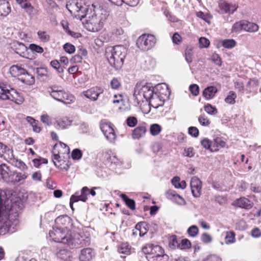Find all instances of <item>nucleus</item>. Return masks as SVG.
<instances>
[{
    "label": "nucleus",
    "instance_id": "1",
    "mask_svg": "<svg viewBox=\"0 0 261 261\" xmlns=\"http://www.w3.org/2000/svg\"><path fill=\"white\" fill-rule=\"evenodd\" d=\"M6 211L3 213L0 220V233H13L18 223L17 218L22 208L21 200L19 198L8 200L6 202Z\"/></svg>",
    "mask_w": 261,
    "mask_h": 261
},
{
    "label": "nucleus",
    "instance_id": "2",
    "mask_svg": "<svg viewBox=\"0 0 261 261\" xmlns=\"http://www.w3.org/2000/svg\"><path fill=\"white\" fill-rule=\"evenodd\" d=\"M105 55L109 64L115 69H118L123 65L126 49L122 45L109 46L106 49Z\"/></svg>",
    "mask_w": 261,
    "mask_h": 261
},
{
    "label": "nucleus",
    "instance_id": "3",
    "mask_svg": "<svg viewBox=\"0 0 261 261\" xmlns=\"http://www.w3.org/2000/svg\"><path fill=\"white\" fill-rule=\"evenodd\" d=\"M109 16V12L102 8H98L94 13L89 16L86 23V28L91 32H98L103 27Z\"/></svg>",
    "mask_w": 261,
    "mask_h": 261
},
{
    "label": "nucleus",
    "instance_id": "4",
    "mask_svg": "<svg viewBox=\"0 0 261 261\" xmlns=\"http://www.w3.org/2000/svg\"><path fill=\"white\" fill-rule=\"evenodd\" d=\"M48 91L51 97L65 104H70L74 102L75 97L64 90L57 85H53L48 88Z\"/></svg>",
    "mask_w": 261,
    "mask_h": 261
},
{
    "label": "nucleus",
    "instance_id": "5",
    "mask_svg": "<svg viewBox=\"0 0 261 261\" xmlns=\"http://www.w3.org/2000/svg\"><path fill=\"white\" fill-rule=\"evenodd\" d=\"M67 230L62 228L53 227V230H50L49 235L53 240L56 242L62 243L67 244L71 242V234L67 233Z\"/></svg>",
    "mask_w": 261,
    "mask_h": 261
},
{
    "label": "nucleus",
    "instance_id": "6",
    "mask_svg": "<svg viewBox=\"0 0 261 261\" xmlns=\"http://www.w3.org/2000/svg\"><path fill=\"white\" fill-rule=\"evenodd\" d=\"M156 43L155 37L151 34H143L137 39L136 45L142 51H147L152 48Z\"/></svg>",
    "mask_w": 261,
    "mask_h": 261
},
{
    "label": "nucleus",
    "instance_id": "7",
    "mask_svg": "<svg viewBox=\"0 0 261 261\" xmlns=\"http://www.w3.org/2000/svg\"><path fill=\"white\" fill-rule=\"evenodd\" d=\"M71 242L69 243L68 246L70 247H82L88 246L90 243V234L87 231H83L78 234L75 238L71 236Z\"/></svg>",
    "mask_w": 261,
    "mask_h": 261
},
{
    "label": "nucleus",
    "instance_id": "8",
    "mask_svg": "<svg viewBox=\"0 0 261 261\" xmlns=\"http://www.w3.org/2000/svg\"><path fill=\"white\" fill-rule=\"evenodd\" d=\"M0 99L3 100H10L18 103L20 101L19 93L14 89L10 86H0Z\"/></svg>",
    "mask_w": 261,
    "mask_h": 261
},
{
    "label": "nucleus",
    "instance_id": "9",
    "mask_svg": "<svg viewBox=\"0 0 261 261\" xmlns=\"http://www.w3.org/2000/svg\"><path fill=\"white\" fill-rule=\"evenodd\" d=\"M153 87L149 85H143L141 83L137 84V90L136 95H138L139 92H142L143 97H145V100L148 101L154 95Z\"/></svg>",
    "mask_w": 261,
    "mask_h": 261
},
{
    "label": "nucleus",
    "instance_id": "10",
    "mask_svg": "<svg viewBox=\"0 0 261 261\" xmlns=\"http://www.w3.org/2000/svg\"><path fill=\"white\" fill-rule=\"evenodd\" d=\"M100 129L106 138L110 142L113 141L116 138V135L112 124L109 122H101Z\"/></svg>",
    "mask_w": 261,
    "mask_h": 261
},
{
    "label": "nucleus",
    "instance_id": "11",
    "mask_svg": "<svg viewBox=\"0 0 261 261\" xmlns=\"http://www.w3.org/2000/svg\"><path fill=\"white\" fill-rule=\"evenodd\" d=\"M103 92V89L100 87H94L84 91L82 94L92 101H96L99 96Z\"/></svg>",
    "mask_w": 261,
    "mask_h": 261
},
{
    "label": "nucleus",
    "instance_id": "12",
    "mask_svg": "<svg viewBox=\"0 0 261 261\" xmlns=\"http://www.w3.org/2000/svg\"><path fill=\"white\" fill-rule=\"evenodd\" d=\"M190 187L193 196L199 197L201 193L202 183L201 180L196 176L193 177L191 180Z\"/></svg>",
    "mask_w": 261,
    "mask_h": 261
},
{
    "label": "nucleus",
    "instance_id": "13",
    "mask_svg": "<svg viewBox=\"0 0 261 261\" xmlns=\"http://www.w3.org/2000/svg\"><path fill=\"white\" fill-rule=\"evenodd\" d=\"M162 248L159 245H153L151 244H146L142 248V251L144 253L147 255V258L150 256H154L157 253H161V249Z\"/></svg>",
    "mask_w": 261,
    "mask_h": 261
},
{
    "label": "nucleus",
    "instance_id": "14",
    "mask_svg": "<svg viewBox=\"0 0 261 261\" xmlns=\"http://www.w3.org/2000/svg\"><path fill=\"white\" fill-rule=\"evenodd\" d=\"M95 256V252L91 248H86L80 251L79 259L80 261H91Z\"/></svg>",
    "mask_w": 261,
    "mask_h": 261
},
{
    "label": "nucleus",
    "instance_id": "15",
    "mask_svg": "<svg viewBox=\"0 0 261 261\" xmlns=\"http://www.w3.org/2000/svg\"><path fill=\"white\" fill-rule=\"evenodd\" d=\"M70 223V218L67 215L59 216L55 220L56 227L68 230V226Z\"/></svg>",
    "mask_w": 261,
    "mask_h": 261
},
{
    "label": "nucleus",
    "instance_id": "16",
    "mask_svg": "<svg viewBox=\"0 0 261 261\" xmlns=\"http://www.w3.org/2000/svg\"><path fill=\"white\" fill-rule=\"evenodd\" d=\"M232 205L234 206L244 208L246 210L250 209L253 206V203L251 202L248 199L245 197H241L239 199L235 200Z\"/></svg>",
    "mask_w": 261,
    "mask_h": 261
},
{
    "label": "nucleus",
    "instance_id": "17",
    "mask_svg": "<svg viewBox=\"0 0 261 261\" xmlns=\"http://www.w3.org/2000/svg\"><path fill=\"white\" fill-rule=\"evenodd\" d=\"M9 171V168L6 164H1L0 165V179H3L6 182H10V176Z\"/></svg>",
    "mask_w": 261,
    "mask_h": 261
},
{
    "label": "nucleus",
    "instance_id": "18",
    "mask_svg": "<svg viewBox=\"0 0 261 261\" xmlns=\"http://www.w3.org/2000/svg\"><path fill=\"white\" fill-rule=\"evenodd\" d=\"M89 194V189L87 187H83L81 191L76 192L72 196L77 199V201L81 200L85 202L87 199V196Z\"/></svg>",
    "mask_w": 261,
    "mask_h": 261
},
{
    "label": "nucleus",
    "instance_id": "19",
    "mask_svg": "<svg viewBox=\"0 0 261 261\" xmlns=\"http://www.w3.org/2000/svg\"><path fill=\"white\" fill-rule=\"evenodd\" d=\"M218 90L215 86H209L204 89L203 91L202 95L206 99H211L215 95Z\"/></svg>",
    "mask_w": 261,
    "mask_h": 261
},
{
    "label": "nucleus",
    "instance_id": "20",
    "mask_svg": "<svg viewBox=\"0 0 261 261\" xmlns=\"http://www.w3.org/2000/svg\"><path fill=\"white\" fill-rule=\"evenodd\" d=\"M146 132V128L145 126H138L133 131L132 137L135 139H139L143 137Z\"/></svg>",
    "mask_w": 261,
    "mask_h": 261
},
{
    "label": "nucleus",
    "instance_id": "21",
    "mask_svg": "<svg viewBox=\"0 0 261 261\" xmlns=\"http://www.w3.org/2000/svg\"><path fill=\"white\" fill-rule=\"evenodd\" d=\"M18 80L28 85H33L35 83L34 77L32 75L30 74L26 70L25 73L22 74L19 77Z\"/></svg>",
    "mask_w": 261,
    "mask_h": 261
},
{
    "label": "nucleus",
    "instance_id": "22",
    "mask_svg": "<svg viewBox=\"0 0 261 261\" xmlns=\"http://www.w3.org/2000/svg\"><path fill=\"white\" fill-rule=\"evenodd\" d=\"M25 72V69L18 65L12 66L9 69V72L11 75L14 77H17L18 79Z\"/></svg>",
    "mask_w": 261,
    "mask_h": 261
},
{
    "label": "nucleus",
    "instance_id": "23",
    "mask_svg": "<svg viewBox=\"0 0 261 261\" xmlns=\"http://www.w3.org/2000/svg\"><path fill=\"white\" fill-rule=\"evenodd\" d=\"M117 251L119 253L128 255L131 253V247L128 243H122L118 246Z\"/></svg>",
    "mask_w": 261,
    "mask_h": 261
},
{
    "label": "nucleus",
    "instance_id": "24",
    "mask_svg": "<svg viewBox=\"0 0 261 261\" xmlns=\"http://www.w3.org/2000/svg\"><path fill=\"white\" fill-rule=\"evenodd\" d=\"M10 11V5L8 1H4L0 4V16H6Z\"/></svg>",
    "mask_w": 261,
    "mask_h": 261
},
{
    "label": "nucleus",
    "instance_id": "25",
    "mask_svg": "<svg viewBox=\"0 0 261 261\" xmlns=\"http://www.w3.org/2000/svg\"><path fill=\"white\" fill-rule=\"evenodd\" d=\"M257 24L244 20V30L249 32H256L258 30Z\"/></svg>",
    "mask_w": 261,
    "mask_h": 261
},
{
    "label": "nucleus",
    "instance_id": "26",
    "mask_svg": "<svg viewBox=\"0 0 261 261\" xmlns=\"http://www.w3.org/2000/svg\"><path fill=\"white\" fill-rule=\"evenodd\" d=\"M161 253H157L154 256L148 257V261H167L168 256L164 253L163 248L161 249Z\"/></svg>",
    "mask_w": 261,
    "mask_h": 261
},
{
    "label": "nucleus",
    "instance_id": "27",
    "mask_svg": "<svg viewBox=\"0 0 261 261\" xmlns=\"http://www.w3.org/2000/svg\"><path fill=\"white\" fill-rule=\"evenodd\" d=\"M28 177V175L25 173L14 172L13 177L10 179V181L14 184L21 182L24 180Z\"/></svg>",
    "mask_w": 261,
    "mask_h": 261
},
{
    "label": "nucleus",
    "instance_id": "28",
    "mask_svg": "<svg viewBox=\"0 0 261 261\" xmlns=\"http://www.w3.org/2000/svg\"><path fill=\"white\" fill-rule=\"evenodd\" d=\"M148 101H149V105L154 108H158L162 106V101L156 93H155L154 95Z\"/></svg>",
    "mask_w": 261,
    "mask_h": 261
},
{
    "label": "nucleus",
    "instance_id": "29",
    "mask_svg": "<svg viewBox=\"0 0 261 261\" xmlns=\"http://www.w3.org/2000/svg\"><path fill=\"white\" fill-rule=\"evenodd\" d=\"M220 7L226 13H232L237 8L235 5L230 4L225 2L221 3Z\"/></svg>",
    "mask_w": 261,
    "mask_h": 261
},
{
    "label": "nucleus",
    "instance_id": "30",
    "mask_svg": "<svg viewBox=\"0 0 261 261\" xmlns=\"http://www.w3.org/2000/svg\"><path fill=\"white\" fill-rule=\"evenodd\" d=\"M81 4L79 3H72L66 5V8L71 14L76 16L78 12L80 10V6Z\"/></svg>",
    "mask_w": 261,
    "mask_h": 261
},
{
    "label": "nucleus",
    "instance_id": "31",
    "mask_svg": "<svg viewBox=\"0 0 261 261\" xmlns=\"http://www.w3.org/2000/svg\"><path fill=\"white\" fill-rule=\"evenodd\" d=\"M71 121L67 118L64 117L57 121V126L59 128L64 129L71 125Z\"/></svg>",
    "mask_w": 261,
    "mask_h": 261
},
{
    "label": "nucleus",
    "instance_id": "32",
    "mask_svg": "<svg viewBox=\"0 0 261 261\" xmlns=\"http://www.w3.org/2000/svg\"><path fill=\"white\" fill-rule=\"evenodd\" d=\"M148 224L144 222L138 223L136 225V229L139 231L140 236H144L147 232V228Z\"/></svg>",
    "mask_w": 261,
    "mask_h": 261
},
{
    "label": "nucleus",
    "instance_id": "33",
    "mask_svg": "<svg viewBox=\"0 0 261 261\" xmlns=\"http://www.w3.org/2000/svg\"><path fill=\"white\" fill-rule=\"evenodd\" d=\"M121 197L130 209L132 210L135 209V201L133 199H130L125 194H122Z\"/></svg>",
    "mask_w": 261,
    "mask_h": 261
},
{
    "label": "nucleus",
    "instance_id": "34",
    "mask_svg": "<svg viewBox=\"0 0 261 261\" xmlns=\"http://www.w3.org/2000/svg\"><path fill=\"white\" fill-rule=\"evenodd\" d=\"M10 164L23 171L25 170L28 168L27 165L24 162L15 158L13 160H12V161H11Z\"/></svg>",
    "mask_w": 261,
    "mask_h": 261
},
{
    "label": "nucleus",
    "instance_id": "35",
    "mask_svg": "<svg viewBox=\"0 0 261 261\" xmlns=\"http://www.w3.org/2000/svg\"><path fill=\"white\" fill-rule=\"evenodd\" d=\"M15 52L21 56H24L27 51V47L21 43H17L15 45Z\"/></svg>",
    "mask_w": 261,
    "mask_h": 261
},
{
    "label": "nucleus",
    "instance_id": "36",
    "mask_svg": "<svg viewBox=\"0 0 261 261\" xmlns=\"http://www.w3.org/2000/svg\"><path fill=\"white\" fill-rule=\"evenodd\" d=\"M237 94L234 91H230L229 92L228 95L225 98V102L230 105H233L236 103V99Z\"/></svg>",
    "mask_w": 261,
    "mask_h": 261
},
{
    "label": "nucleus",
    "instance_id": "37",
    "mask_svg": "<svg viewBox=\"0 0 261 261\" xmlns=\"http://www.w3.org/2000/svg\"><path fill=\"white\" fill-rule=\"evenodd\" d=\"M6 151L4 153V156H3L2 158L8 163H11V161L15 159L13 154V151L8 147Z\"/></svg>",
    "mask_w": 261,
    "mask_h": 261
},
{
    "label": "nucleus",
    "instance_id": "38",
    "mask_svg": "<svg viewBox=\"0 0 261 261\" xmlns=\"http://www.w3.org/2000/svg\"><path fill=\"white\" fill-rule=\"evenodd\" d=\"M57 255L59 258L67 260L70 258L71 253L66 249H62L57 252Z\"/></svg>",
    "mask_w": 261,
    "mask_h": 261
},
{
    "label": "nucleus",
    "instance_id": "39",
    "mask_svg": "<svg viewBox=\"0 0 261 261\" xmlns=\"http://www.w3.org/2000/svg\"><path fill=\"white\" fill-rule=\"evenodd\" d=\"M193 48L189 46H187L185 53V59L188 63H191L193 61Z\"/></svg>",
    "mask_w": 261,
    "mask_h": 261
},
{
    "label": "nucleus",
    "instance_id": "40",
    "mask_svg": "<svg viewBox=\"0 0 261 261\" xmlns=\"http://www.w3.org/2000/svg\"><path fill=\"white\" fill-rule=\"evenodd\" d=\"M80 10L78 12L77 15H76V17L82 20V18L86 16L88 11V9L86 5H85L83 6L81 4L80 6Z\"/></svg>",
    "mask_w": 261,
    "mask_h": 261
},
{
    "label": "nucleus",
    "instance_id": "41",
    "mask_svg": "<svg viewBox=\"0 0 261 261\" xmlns=\"http://www.w3.org/2000/svg\"><path fill=\"white\" fill-rule=\"evenodd\" d=\"M235 233L233 231H227L225 237V241L226 244L233 243L235 242Z\"/></svg>",
    "mask_w": 261,
    "mask_h": 261
},
{
    "label": "nucleus",
    "instance_id": "42",
    "mask_svg": "<svg viewBox=\"0 0 261 261\" xmlns=\"http://www.w3.org/2000/svg\"><path fill=\"white\" fill-rule=\"evenodd\" d=\"M169 246L170 248L173 249L179 248L178 246H179V242L177 240L176 236H172L170 238Z\"/></svg>",
    "mask_w": 261,
    "mask_h": 261
},
{
    "label": "nucleus",
    "instance_id": "43",
    "mask_svg": "<svg viewBox=\"0 0 261 261\" xmlns=\"http://www.w3.org/2000/svg\"><path fill=\"white\" fill-rule=\"evenodd\" d=\"M204 109L209 115H215L218 113V110L216 108L209 103H207L204 106Z\"/></svg>",
    "mask_w": 261,
    "mask_h": 261
},
{
    "label": "nucleus",
    "instance_id": "44",
    "mask_svg": "<svg viewBox=\"0 0 261 261\" xmlns=\"http://www.w3.org/2000/svg\"><path fill=\"white\" fill-rule=\"evenodd\" d=\"M162 127L158 124H153L150 125V132L152 136H156L161 132Z\"/></svg>",
    "mask_w": 261,
    "mask_h": 261
},
{
    "label": "nucleus",
    "instance_id": "45",
    "mask_svg": "<svg viewBox=\"0 0 261 261\" xmlns=\"http://www.w3.org/2000/svg\"><path fill=\"white\" fill-rule=\"evenodd\" d=\"M236 42L233 39H224L222 41V46L226 48H232L235 46Z\"/></svg>",
    "mask_w": 261,
    "mask_h": 261
},
{
    "label": "nucleus",
    "instance_id": "46",
    "mask_svg": "<svg viewBox=\"0 0 261 261\" xmlns=\"http://www.w3.org/2000/svg\"><path fill=\"white\" fill-rule=\"evenodd\" d=\"M137 90V85H136L134 91V98L135 101L137 102L138 105H139L141 103V102H143L144 100H145V97H143V94L142 92H139L138 95H136L137 93L136 92V91Z\"/></svg>",
    "mask_w": 261,
    "mask_h": 261
},
{
    "label": "nucleus",
    "instance_id": "47",
    "mask_svg": "<svg viewBox=\"0 0 261 261\" xmlns=\"http://www.w3.org/2000/svg\"><path fill=\"white\" fill-rule=\"evenodd\" d=\"M244 20L236 22L231 29L232 32H238L241 30H244Z\"/></svg>",
    "mask_w": 261,
    "mask_h": 261
},
{
    "label": "nucleus",
    "instance_id": "48",
    "mask_svg": "<svg viewBox=\"0 0 261 261\" xmlns=\"http://www.w3.org/2000/svg\"><path fill=\"white\" fill-rule=\"evenodd\" d=\"M199 232L198 228L196 225H192L190 226L187 230V232L190 237H196Z\"/></svg>",
    "mask_w": 261,
    "mask_h": 261
},
{
    "label": "nucleus",
    "instance_id": "49",
    "mask_svg": "<svg viewBox=\"0 0 261 261\" xmlns=\"http://www.w3.org/2000/svg\"><path fill=\"white\" fill-rule=\"evenodd\" d=\"M191 244L190 241L187 239H182L179 242V246H178L179 249H186L190 248Z\"/></svg>",
    "mask_w": 261,
    "mask_h": 261
},
{
    "label": "nucleus",
    "instance_id": "50",
    "mask_svg": "<svg viewBox=\"0 0 261 261\" xmlns=\"http://www.w3.org/2000/svg\"><path fill=\"white\" fill-rule=\"evenodd\" d=\"M36 72L38 76L40 77H47L48 76V70L46 68H37L36 69Z\"/></svg>",
    "mask_w": 261,
    "mask_h": 261
},
{
    "label": "nucleus",
    "instance_id": "51",
    "mask_svg": "<svg viewBox=\"0 0 261 261\" xmlns=\"http://www.w3.org/2000/svg\"><path fill=\"white\" fill-rule=\"evenodd\" d=\"M259 82L257 80L250 79L247 83V86L249 88V91H251V89H257Z\"/></svg>",
    "mask_w": 261,
    "mask_h": 261
},
{
    "label": "nucleus",
    "instance_id": "52",
    "mask_svg": "<svg viewBox=\"0 0 261 261\" xmlns=\"http://www.w3.org/2000/svg\"><path fill=\"white\" fill-rule=\"evenodd\" d=\"M82 152L79 149H74L71 153L72 158L74 160H79L82 157Z\"/></svg>",
    "mask_w": 261,
    "mask_h": 261
},
{
    "label": "nucleus",
    "instance_id": "53",
    "mask_svg": "<svg viewBox=\"0 0 261 261\" xmlns=\"http://www.w3.org/2000/svg\"><path fill=\"white\" fill-rule=\"evenodd\" d=\"M126 122L129 127H133L137 124L138 120L135 117L130 116L126 119Z\"/></svg>",
    "mask_w": 261,
    "mask_h": 261
},
{
    "label": "nucleus",
    "instance_id": "54",
    "mask_svg": "<svg viewBox=\"0 0 261 261\" xmlns=\"http://www.w3.org/2000/svg\"><path fill=\"white\" fill-rule=\"evenodd\" d=\"M38 35L39 39L43 42H47L49 40V36L47 34L46 32L44 31H38Z\"/></svg>",
    "mask_w": 261,
    "mask_h": 261
},
{
    "label": "nucleus",
    "instance_id": "55",
    "mask_svg": "<svg viewBox=\"0 0 261 261\" xmlns=\"http://www.w3.org/2000/svg\"><path fill=\"white\" fill-rule=\"evenodd\" d=\"M50 65L55 69H56L58 72L62 73L63 69L60 67V64L57 60H53L50 62Z\"/></svg>",
    "mask_w": 261,
    "mask_h": 261
},
{
    "label": "nucleus",
    "instance_id": "56",
    "mask_svg": "<svg viewBox=\"0 0 261 261\" xmlns=\"http://www.w3.org/2000/svg\"><path fill=\"white\" fill-rule=\"evenodd\" d=\"M199 43L200 48H206L209 46L210 41L204 37H201L199 39Z\"/></svg>",
    "mask_w": 261,
    "mask_h": 261
},
{
    "label": "nucleus",
    "instance_id": "57",
    "mask_svg": "<svg viewBox=\"0 0 261 261\" xmlns=\"http://www.w3.org/2000/svg\"><path fill=\"white\" fill-rule=\"evenodd\" d=\"M194 149L193 147L185 148L184 150L183 155L185 156L192 158L194 155Z\"/></svg>",
    "mask_w": 261,
    "mask_h": 261
},
{
    "label": "nucleus",
    "instance_id": "58",
    "mask_svg": "<svg viewBox=\"0 0 261 261\" xmlns=\"http://www.w3.org/2000/svg\"><path fill=\"white\" fill-rule=\"evenodd\" d=\"M188 133L192 137H197L199 135V130L195 126H190L188 128Z\"/></svg>",
    "mask_w": 261,
    "mask_h": 261
},
{
    "label": "nucleus",
    "instance_id": "59",
    "mask_svg": "<svg viewBox=\"0 0 261 261\" xmlns=\"http://www.w3.org/2000/svg\"><path fill=\"white\" fill-rule=\"evenodd\" d=\"M198 121L203 126H208L211 123L207 118L203 115H200L199 117Z\"/></svg>",
    "mask_w": 261,
    "mask_h": 261
},
{
    "label": "nucleus",
    "instance_id": "60",
    "mask_svg": "<svg viewBox=\"0 0 261 261\" xmlns=\"http://www.w3.org/2000/svg\"><path fill=\"white\" fill-rule=\"evenodd\" d=\"M64 49L66 52L70 54L75 51L74 46L68 43L64 44Z\"/></svg>",
    "mask_w": 261,
    "mask_h": 261
},
{
    "label": "nucleus",
    "instance_id": "61",
    "mask_svg": "<svg viewBox=\"0 0 261 261\" xmlns=\"http://www.w3.org/2000/svg\"><path fill=\"white\" fill-rule=\"evenodd\" d=\"M201 239V241L205 243H208L212 241V237L206 232L202 234Z\"/></svg>",
    "mask_w": 261,
    "mask_h": 261
},
{
    "label": "nucleus",
    "instance_id": "62",
    "mask_svg": "<svg viewBox=\"0 0 261 261\" xmlns=\"http://www.w3.org/2000/svg\"><path fill=\"white\" fill-rule=\"evenodd\" d=\"M189 89L191 93L194 96H197L199 94V88L198 86L196 84L191 85L189 87Z\"/></svg>",
    "mask_w": 261,
    "mask_h": 261
},
{
    "label": "nucleus",
    "instance_id": "63",
    "mask_svg": "<svg viewBox=\"0 0 261 261\" xmlns=\"http://www.w3.org/2000/svg\"><path fill=\"white\" fill-rule=\"evenodd\" d=\"M110 84L111 88L113 89H117L121 86L120 82L116 78H113L111 81Z\"/></svg>",
    "mask_w": 261,
    "mask_h": 261
},
{
    "label": "nucleus",
    "instance_id": "64",
    "mask_svg": "<svg viewBox=\"0 0 261 261\" xmlns=\"http://www.w3.org/2000/svg\"><path fill=\"white\" fill-rule=\"evenodd\" d=\"M212 60L217 65L219 66L221 65L222 61L220 57L218 54H213L212 56Z\"/></svg>",
    "mask_w": 261,
    "mask_h": 261
}]
</instances>
